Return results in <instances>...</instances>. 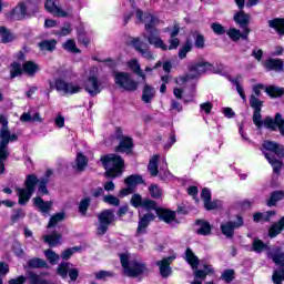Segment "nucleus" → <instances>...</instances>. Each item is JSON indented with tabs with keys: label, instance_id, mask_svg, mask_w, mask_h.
Masks as SVG:
<instances>
[{
	"label": "nucleus",
	"instance_id": "obj_1",
	"mask_svg": "<svg viewBox=\"0 0 284 284\" xmlns=\"http://www.w3.org/2000/svg\"><path fill=\"white\" fill-rule=\"evenodd\" d=\"M248 103L251 108L253 109V123L257 128V130H261L264 125L266 130H271V132L280 131V134L284 136V119L283 114L275 113L274 118L266 116L264 120L263 114H261L263 110V101L256 95L252 94L250 95Z\"/></svg>",
	"mask_w": 284,
	"mask_h": 284
},
{
	"label": "nucleus",
	"instance_id": "obj_2",
	"mask_svg": "<svg viewBox=\"0 0 284 284\" xmlns=\"http://www.w3.org/2000/svg\"><path fill=\"white\" fill-rule=\"evenodd\" d=\"M135 17L140 23L144 24V30L146 34H144V39L148 40L149 45H153L156 50H163V52H168V44L161 39V31L156 28L159 26V18L154 17L150 12H143L141 9H136Z\"/></svg>",
	"mask_w": 284,
	"mask_h": 284
},
{
	"label": "nucleus",
	"instance_id": "obj_3",
	"mask_svg": "<svg viewBox=\"0 0 284 284\" xmlns=\"http://www.w3.org/2000/svg\"><path fill=\"white\" fill-rule=\"evenodd\" d=\"M95 61L105 63L106 68L112 70L115 85L121 90H124V92H136V90H139V81L134 80L130 72L116 71V68H119V62H116V60L106 58L104 60L95 59Z\"/></svg>",
	"mask_w": 284,
	"mask_h": 284
},
{
	"label": "nucleus",
	"instance_id": "obj_4",
	"mask_svg": "<svg viewBox=\"0 0 284 284\" xmlns=\"http://www.w3.org/2000/svg\"><path fill=\"white\" fill-rule=\"evenodd\" d=\"M250 13H246L245 11L235 12L233 21L239 26V28H241V30H243V32L236 28H230L226 31V34L231 41L236 43L241 41V39H243V41H247V39H250V32H252V29H250Z\"/></svg>",
	"mask_w": 284,
	"mask_h": 284
},
{
	"label": "nucleus",
	"instance_id": "obj_5",
	"mask_svg": "<svg viewBox=\"0 0 284 284\" xmlns=\"http://www.w3.org/2000/svg\"><path fill=\"white\" fill-rule=\"evenodd\" d=\"M100 162L105 170V179H119L120 176H123V170L125 169V160H123V156L116 153H110L103 155L100 159Z\"/></svg>",
	"mask_w": 284,
	"mask_h": 284
},
{
	"label": "nucleus",
	"instance_id": "obj_6",
	"mask_svg": "<svg viewBox=\"0 0 284 284\" xmlns=\"http://www.w3.org/2000/svg\"><path fill=\"white\" fill-rule=\"evenodd\" d=\"M119 256L123 272L125 276H129V278H139V276H143V274H148V272H150L148 264L141 263L136 260L130 261V254L120 253Z\"/></svg>",
	"mask_w": 284,
	"mask_h": 284
},
{
	"label": "nucleus",
	"instance_id": "obj_7",
	"mask_svg": "<svg viewBox=\"0 0 284 284\" xmlns=\"http://www.w3.org/2000/svg\"><path fill=\"white\" fill-rule=\"evenodd\" d=\"M39 0H28L26 2H19L10 12L9 16L17 21L26 17H34L39 12Z\"/></svg>",
	"mask_w": 284,
	"mask_h": 284
},
{
	"label": "nucleus",
	"instance_id": "obj_8",
	"mask_svg": "<svg viewBox=\"0 0 284 284\" xmlns=\"http://www.w3.org/2000/svg\"><path fill=\"white\" fill-rule=\"evenodd\" d=\"M115 215L114 210L105 209L98 214L99 226L97 227V235L104 236L108 234V230H110V225L114 223Z\"/></svg>",
	"mask_w": 284,
	"mask_h": 284
},
{
	"label": "nucleus",
	"instance_id": "obj_9",
	"mask_svg": "<svg viewBox=\"0 0 284 284\" xmlns=\"http://www.w3.org/2000/svg\"><path fill=\"white\" fill-rule=\"evenodd\" d=\"M187 70L189 72L193 73V77H195V79L197 77H201V74H205V72H213V74H221V70L216 69L214 64L207 61L190 63L187 65Z\"/></svg>",
	"mask_w": 284,
	"mask_h": 284
},
{
	"label": "nucleus",
	"instance_id": "obj_10",
	"mask_svg": "<svg viewBox=\"0 0 284 284\" xmlns=\"http://www.w3.org/2000/svg\"><path fill=\"white\" fill-rule=\"evenodd\" d=\"M235 219L236 221H227L220 225V230L223 236L226 239H234V231L240 230V227L245 225V220L242 217V215L237 214Z\"/></svg>",
	"mask_w": 284,
	"mask_h": 284
},
{
	"label": "nucleus",
	"instance_id": "obj_11",
	"mask_svg": "<svg viewBox=\"0 0 284 284\" xmlns=\"http://www.w3.org/2000/svg\"><path fill=\"white\" fill-rule=\"evenodd\" d=\"M16 141H19V135H17V133H11L10 129L2 130V133H0V156L2 159L10 156L8 145H10V143H14Z\"/></svg>",
	"mask_w": 284,
	"mask_h": 284
},
{
	"label": "nucleus",
	"instance_id": "obj_12",
	"mask_svg": "<svg viewBox=\"0 0 284 284\" xmlns=\"http://www.w3.org/2000/svg\"><path fill=\"white\" fill-rule=\"evenodd\" d=\"M129 45H132L135 52H139L148 61H154V54L150 51V44L143 42L139 37H131Z\"/></svg>",
	"mask_w": 284,
	"mask_h": 284
},
{
	"label": "nucleus",
	"instance_id": "obj_13",
	"mask_svg": "<svg viewBox=\"0 0 284 284\" xmlns=\"http://www.w3.org/2000/svg\"><path fill=\"white\" fill-rule=\"evenodd\" d=\"M130 204L132 205V207H135V210L142 207L143 210H146V212H152V210L156 209V201L143 199V196H141V194L139 193H134L131 196Z\"/></svg>",
	"mask_w": 284,
	"mask_h": 284
},
{
	"label": "nucleus",
	"instance_id": "obj_14",
	"mask_svg": "<svg viewBox=\"0 0 284 284\" xmlns=\"http://www.w3.org/2000/svg\"><path fill=\"white\" fill-rule=\"evenodd\" d=\"M58 276H61L63 281L70 278L71 283H77L79 278V268H70V262H61L57 267Z\"/></svg>",
	"mask_w": 284,
	"mask_h": 284
},
{
	"label": "nucleus",
	"instance_id": "obj_15",
	"mask_svg": "<svg viewBox=\"0 0 284 284\" xmlns=\"http://www.w3.org/2000/svg\"><path fill=\"white\" fill-rule=\"evenodd\" d=\"M54 89L57 92H64V94H79L81 92L80 85L65 82L63 79H55Z\"/></svg>",
	"mask_w": 284,
	"mask_h": 284
},
{
	"label": "nucleus",
	"instance_id": "obj_16",
	"mask_svg": "<svg viewBox=\"0 0 284 284\" xmlns=\"http://www.w3.org/2000/svg\"><path fill=\"white\" fill-rule=\"evenodd\" d=\"M151 211L155 212L158 219L160 221H163L164 223H174L176 221V212L172 211L170 209H163L159 206V204L155 202V209H151Z\"/></svg>",
	"mask_w": 284,
	"mask_h": 284
},
{
	"label": "nucleus",
	"instance_id": "obj_17",
	"mask_svg": "<svg viewBox=\"0 0 284 284\" xmlns=\"http://www.w3.org/2000/svg\"><path fill=\"white\" fill-rule=\"evenodd\" d=\"M156 220V215L152 213L151 211H148L143 216L140 217L138 222V229L135 232V236H141V234H146L148 233V227L152 221Z\"/></svg>",
	"mask_w": 284,
	"mask_h": 284
},
{
	"label": "nucleus",
	"instance_id": "obj_18",
	"mask_svg": "<svg viewBox=\"0 0 284 284\" xmlns=\"http://www.w3.org/2000/svg\"><path fill=\"white\" fill-rule=\"evenodd\" d=\"M114 152H118V154H132V152H134V140L132 136L126 135L119 140V144L115 146Z\"/></svg>",
	"mask_w": 284,
	"mask_h": 284
},
{
	"label": "nucleus",
	"instance_id": "obj_19",
	"mask_svg": "<svg viewBox=\"0 0 284 284\" xmlns=\"http://www.w3.org/2000/svg\"><path fill=\"white\" fill-rule=\"evenodd\" d=\"M261 150H266V152H272L277 155V159H284V145L277 142L265 140L262 143Z\"/></svg>",
	"mask_w": 284,
	"mask_h": 284
},
{
	"label": "nucleus",
	"instance_id": "obj_20",
	"mask_svg": "<svg viewBox=\"0 0 284 284\" xmlns=\"http://www.w3.org/2000/svg\"><path fill=\"white\" fill-rule=\"evenodd\" d=\"M85 92L90 94V97H97V94H101V82L97 75H90L87 79V85L84 87Z\"/></svg>",
	"mask_w": 284,
	"mask_h": 284
},
{
	"label": "nucleus",
	"instance_id": "obj_21",
	"mask_svg": "<svg viewBox=\"0 0 284 284\" xmlns=\"http://www.w3.org/2000/svg\"><path fill=\"white\" fill-rule=\"evenodd\" d=\"M175 256H168L158 262V266L160 267V275L162 278H168L170 274H172V263L174 262Z\"/></svg>",
	"mask_w": 284,
	"mask_h": 284
},
{
	"label": "nucleus",
	"instance_id": "obj_22",
	"mask_svg": "<svg viewBox=\"0 0 284 284\" xmlns=\"http://www.w3.org/2000/svg\"><path fill=\"white\" fill-rule=\"evenodd\" d=\"M143 83L144 85L142 88L141 101L143 103L150 104L152 103V101H154V98L156 97V89L148 83V80H145V82Z\"/></svg>",
	"mask_w": 284,
	"mask_h": 284
},
{
	"label": "nucleus",
	"instance_id": "obj_23",
	"mask_svg": "<svg viewBox=\"0 0 284 284\" xmlns=\"http://www.w3.org/2000/svg\"><path fill=\"white\" fill-rule=\"evenodd\" d=\"M264 68L267 70V72H284V61L283 59L271 58L266 60Z\"/></svg>",
	"mask_w": 284,
	"mask_h": 284
},
{
	"label": "nucleus",
	"instance_id": "obj_24",
	"mask_svg": "<svg viewBox=\"0 0 284 284\" xmlns=\"http://www.w3.org/2000/svg\"><path fill=\"white\" fill-rule=\"evenodd\" d=\"M266 161H268L270 165L273 168L274 174L281 176V171L283 170V161L276 159V156L272 153L263 152Z\"/></svg>",
	"mask_w": 284,
	"mask_h": 284
},
{
	"label": "nucleus",
	"instance_id": "obj_25",
	"mask_svg": "<svg viewBox=\"0 0 284 284\" xmlns=\"http://www.w3.org/2000/svg\"><path fill=\"white\" fill-rule=\"evenodd\" d=\"M128 68L131 70V72H133V74H136L138 77H140L143 83L148 81V75L145 74V72H143V69H141V63H139L138 59L130 60L128 62Z\"/></svg>",
	"mask_w": 284,
	"mask_h": 284
},
{
	"label": "nucleus",
	"instance_id": "obj_26",
	"mask_svg": "<svg viewBox=\"0 0 284 284\" xmlns=\"http://www.w3.org/2000/svg\"><path fill=\"white\" fill-rule=\"evenodd\" d=\"M33 205L42 214H50V210H52V201H44L41 196L33 197Z\"/></svg>",
	"mask_w": 284,
	"mask_h": 284
},
{
	"label": "nucleus",
	"instance_id": "obj_27",
	"mask_svg": "<svg viewBox=\"0 0 284 284\" xmlns=\"http://www.w3.org/2000/svg\"><path fill=\"white\" fill-rule=\"evenodd\" d=\"M22 70L27 77H36L41 67L37 62L29 60L23 62Z\"/></svg>",
	"mask_w": 284,
	"mask_h": 284
},
{
	"label": "nucleus",
	"instance_id": "obj_28",
	"mask_svg": "<svg viewBox=\"0 0 284 284\" xmlns=\"http://www.w3.org/2000/svg\"><path fill=\"white\" fill-rule=\"evenodd\" d=\"M39 176L37 174H28L24 180V187L23 190H27L28 192H31L34 194L37 191V185H39Z\"/></svg>",
	"mask_w": 284,
	"mask_h": 284
},
{
	"label": "nucleus",
	"instance_id": "obj_29",
	"mask_svg": "<svg viewBox=\"0 0 284 284\" xmlns=\"http://www.w3.org/2000/svg\"><path fill=\"white\" fill-rule=\"evenodd\" d=\"M195 225H199L200 229H197L196 234L200 236H210L212 234V224L205 220H195Z\"/></svg>",
	"mask_w": 284,
	"mask_h": 284
},
{
	"label": "nucleus",
	"instance_id": "obj_30",
	"mask_svg": "<svg viewBox=\"0 0 284 284\" xmlns=\"http://www.w3.org/2000/svg\"><path fill=\"white\" fill-rule=\"evenodd\" d=\"M124 183L126 187H131L132 190H134L136 185H145V180H143V175L132 174L124 179Z\"/></svg>",
	"mask_w": 284,
	"mask_h": 284
},
{
	"label": "nucleus",
	"instance_id": "obj_31",
	"mask_svg": "<svg viewBox=\"0 0 284 284\" xmlns=\"http://www.w3.org/2000/svg\"><path fill=\"white\" fill-rule=\"evenodd\" d=\"M284 230V216L268 227V237L276 239Z\"/></svg>",
	"mask_w": 284,
	"mask_h": 284
},
{
	"label": "nucleus",
	"instance_id": "obj_32",
	"mask_svg": "<svg viewBox=\"0 0 284 284\" xmlns=\"http://www.w3.org/2000/svg\"><path fill=\"white\" fill-rule=\"evenodd\" d=\"M276 216V211H266L265 213L262 212H255L253 214V222L254 223H270L272 221V217Z\"/></svg>",
	"mask_w": 284,
	"mask_h": 284
},
{
	"label": "nucleus",
	"instance_id": "obj_33",
	"mask_svg": "<svg viewBox=\"0 0 284 284\" xmlns=\"http://www.w3.org/2000/svg\"><path fill=\"white\" fill-rule=\"evenodd\" d=\"M193 270H194V277L200 281H205L209 274H214V267H212V265L210 264H204L203 270H199V267Z\"/></svg>",
	"mask_w": 284,
	"mask_h": 284
},
{
	"label": "nucleus",
	"instance_id": "obj_34",
	"mask_svg": "<svg viewBox=\"0 0 284 284\" xmlns=\"http://www.w3.org/2000/svg\"><path fill=\"white\" fill-rule=\"evenodd\" d=\"M185 261L189 265H191L192 270H196L199 265L201 264V260H199V256L194 254V251H192L190 247L185 250Z\"/></svg>",
	"mask_w": 284,
	"mask_h": 284
},
{
	"label": "nucleus",
	"instance_id": "obj_35",
	"mask_svg": "<svg viewBox=\"0 0 284 284\" xmlns=\"http://www.w3.org/2000/svg\"><path fill=\"white\" fill-rule=\"evenodd\" d=\"M16 192L18 194V203L19 205H27L30 199H32V193L31 191H28L26 189L17 187Z\"/></svg>",
	"mask_w": 284,
	"mask_h": 284
},
{
	"label": "nucleus",
	"instance_id": "obj_36",
	"mask_svg": "<svg viewBox=\"0 0 284 284\" xmlns=\"http://www.w3.org/2000/svg\"><path fill=\"white\" fill-rule=\"evenodd\" d=\"M27 265L30 270H48L50 265H48V262L45 260H42L40 257H33L27 262Z\"/></svg>",
	"mask_w": 284,
	"mask_h": 284
},
{
	"label": "nucleus",
	"instance_id": "obj_37",
	"mask_svg": "<svg viewBox=\"0 0 284 284\" xmlns=\"http://www.w3.org/2000/svg\"><path fill=\"white\" fill-rule=\"evenodd\" d=\"M268 28L276 30L277 34L284 36V18H274L268 21Z\"/></svg>",
	"mask_w": 284,
	"mask_h": 284
},
{
	"label": "nucleus",
	"instance_id": "obj_38",
	"mask_svg": "<svg viewBox=\"0 0 284 284\" xmlns=\"http://www.w3.org/2000/svg\"><path fill=\"white\" fill-rule=\"evenodd\" d=\"M44 243H48L49 247H57L61 243V234L53 231L52 234H47L43 236Z\"/></svg>",
	"mask_w": 284,
	"mask_h": 284
},
{
	"label": "nucleus",
	"instance_id": "obj_39",
	"mask_svg": "<svg viewBox=\"0 0 284 284\" xmlns=\"http://www.w3.org/2000/svg\"><path fill=\"white\" fill-rule=\"evenodd\" d=\"M265 92L271 99H280L284 94V88L271 84L265 88Z\"/></svg>",
	"mask_w": 284,
	"mask_h": 284
},
{
	"label": "nucleus",
	"instance_id": "obj_40",
	"mask_svg": "<svg viewBox=\"0 0 284 284\" xmlns=\"http://www.w3.org/2000/svg\"><path fill=\"white\" fill-rule=\"evenodd\" d=\"M284 199V191H273L271 192L270 199L266 201L267 207H274L278 201H283Z\"/></svg>",
	"mask_w": 284,
	"mask_h": 284
},
{
	"label": "nucleus",
	"instance_id": "obj_41",
	"mask_svg": "<svg viewBox=\"0 0 284 284\" xmlns=\"http://www.w3.org/2000/svg\"><path fill=\"white\" fill-rule=\"evenodd\" d=\"M40 50H47V52H54L57 50V39L42 40L38 43Z\"/></svg>",
	"mask_w": 284,
	"mask_h": 284
},
{
	"label": "nucleus",
	"instance_id": "obj_42",
	"mask_svg": "<svg viewBox=\"0 0 284 284\" xmlns=\"http://www.w3.org/2000/svg\"><path fill=\"white\" fill-rule=\"evenodd\" d=\"M61 221H65V212H58L53 214L49 223L47 225L48 230H52V227H57V224L61 223Z\"/></svg>",
	"mask_w": 284,
	"mask_h": 284
},
{
	"label": "nucleus",
	"instance_id": "obj_43",
	"mask_svg": "<svg viewBox=\"0 0 284 284\" xmlns=\"http://www.w3.org/2000/svg\"><path fill=\"white\" fill-rule=\"evenodd\" d=\"M92 203V199L90 196L83 197L78 206V212L81 216H88V210Z\"/></svg>",
	"mask_w": 284,
	"mask_h": 284
},
{
	"label": "nucleus",
	"instance_id": "obj_44",
	"mask_svg": "<svg viewBox=\"0 0 284 284\" xmlns=\"http://www.w3.org/2000/svg\"><path fill=\"white\" fill-rule=\"evenodd\" d=\"M23 74V67H21V63L12 62L10 64V79H17V77H22Z\"/></svg>",
	"mask_w": 284,
	"mask_h": 284
},
{
	"label": "nucleus",
	"instance_id": "obj_45",
	"mask_svg": "<svg viewBox=\"0 0 284 284\" xmlns=\"http://www.w3.org/2000/svg\"><path fill=\"white\" fill-rule=\"evenodd\" d=\"M75 164L78 172H84L85 168H88V156H85L83 153H78Z\"/></svg>",
	"mask_w": 284,
	"mask_h": 284
},
{
	"label": "nucleus",
	"instance_id": "obj_46",
	"mask_svg": "<svg viewBox=\"0 0 284 284\" xmlns=\"http://www.w3.org/2000/svg\"><path fill=\"white\" fill-rule=\"evenodd\" d=\"M63 50L71 52L72 54H81V49L77 48V42L72 39L67 40L62 44Z\"/></svg>",
	"mask_w": 284,
	"mask_h": 284
},
{
	"label": "nucleus",
	"instance_id": "obj_47",
	"mask_svg": "<svg viewBox=\"0 0 284 284\" xmlns=\"http://www.w3.org/2000/svg\"><path fill=\"white\" fill-rule=\"evenodd\" d=\"M48 183H50V180H48V178L39 180V182H38V194H40V196L50 195V191L48 190Z\"/></svg>",
	"mask_w": 284,
	"mask_h": 284
},
{
	"label": "nucleus",
	"instance_id": "obj_48",
	"mask_svg": "<svg viewBox=\"0 0 284 284\" xmlns=\"http://www.w3.org/2000/svg\"><path fill=\"white\" fill-rule=\"evenodd\" d=\"M193 38H194V47L197 50H203L205 48V36H203L199 31L193 32Z\"/></svg>",
	"mask_w": 284,
	"mask_h": 284
},
{
	"label": "nucleus",
	"instance_id": "obj_49",
	"mask_svg": "<svg viewBox=\"0 0 284 284\" xmlns=\"http://www.w3.org/2000/svg\"><path fill=\"white\" fill-rule=\"evenodd\" d=\"M22 219H26V211L21 207L14 209L10 217L11 225H14V223H19L20 221H22Z\"/></svg>",
	"mask_w": 284,
	"mask_h": 284
},
{
	"label": "nucleus",
	"instance_id": "obj_50",
	"mask_svg": "<svg viewBox=\"0 0 284 284\" xmlns=\"http://www.w3.org/2000/svg\"><path fill=\"white\" fill-rule=\"evenodd\" d=\"M81 250H83L82 246H73V247H69L65 248L62 253H61V258L62 261H70V258H72L73 254H75V252H81Z\"/></svg>",
	"mask_w": 284,
	"mask_h": 284
},
{
	"label": "nucleus",
	"instance_id": "obj_51",
	"mask_svg": "<svg viewBox=\"0 0 284 284\" xmlns=\"http://www.w3.org/2000/svg\"><path fill=\"white\" fill-rule=\"evenodd\" d=\"M192 42L186 40L184 44L180 48L178 57L179 59H187V53L192 52Z\"/></svg>",
	"mask_w": 284,
	"mask_h": 284
},
{
	"label": "nucleus",
	"instance_id": "obj_52",
	"mask_svg": "<svg viewBox=\"0 0 284 284\" xmlns=\"http://www.w3.org/2000/svg\"><path fill=\"white\" fill-rule=\"evenodd\" d=\"M149 194L151 199H154V200L163 199V191L161 190L159 184H151L149 186Z\"/></svg>",
	"mask_w": 284,
	"mask_h": 284
},
{
	"label": "nucleus",
	"instance_id": "obj_53",
	"mask_svg": "<svg viewBox=\"0 0 284 284\" xmlns=\"http://www.w3.org/2000/svg\"><path fill=\"white\" fill-rule=\"evenodd\" d=\"M0 37L2 39V43H11V41L14 40L12 32H10V30H8V28L4 26L0 27Z\"/></svg>",
	"mask_w": 284,
	"mask_h": 284
},
{
	"label": "nucleus",
	"instance_id": "obj_54",
	"mask_svg": "<svg viewBox=\"0 0 284 284\" xmlns=\"http://www.w3.org/2000/svg\"><path fill=\"white\" fill-rule=\"evenodd\" d=\"M253 252H256V254H261L264 250H267V244L263 243L262 240L255 239L252 244Z\"/></svg>",
	"mask_w": 284,
	"mask_h": 284
},
{
	"label": "nucleus",
	"instance_id": "obj_55",
	"mask_svg": "<svg viewBox=\"0 0 284 284\" xmlns=\"http://www.w3.org/2000/svg\"><path fill=\"white\" fill-rule=\"evenodd\" d=\"M44 256L49 261L50 265H57V261H59L60 256L51 248L44 251Z\"/></svg>",
	"mask_w": 284,
	"mask_h": 284
},
{
	"label": "nucleus",
	"instance_id": "obj_56",
	"mask_svg": "<svg viewBox=\"0 0 284 284\" xmlns=\"http://www.w3.org/2000/svg\"><path fill=\"white\" fill-rule=\"evenodd\" d=\"M159 155H155L152 161H150L149 164V172L151 176H158L159 175Z\"/></svg>",
	"mask_w": 284,
	"mask_h": 284
},
{
	"label": "nucleus",
	"instance_id": "obj_57",
	"mask_svg": "<svg viewBox=\"0 0 284 284\" xmlns=\"http://www.w3.org/2000/svg\"><path fill=\"white\" fill-rule=\"evenodd\" d=\"M77 39L82 45H84V48H88V45H90V38H88V36L85 34V30H78Z\"/></svg>",
	"mask_w": 284,
	"mask_h": 284
},
{
	"label": "nucleus",
	"instance_id": "obj_58",
	"mask_svg": "<svg viewBox=\"0 0 284 284\" xmlns=\"http://www.w3.org/2000/svg\"><path fill=\"white\" fill-rule=\"evenodd\" d=\"M234 276H235V272L232 268H226L222 275H221V280L226 282V283H232V281H234Z\"/></svg>",
	"mask_w": 284,
	"mask_h": 284
},
{
	"label": "nucleus",
	"instance_id": "obj_59",
	"mask_svg": "<svg viewBox=\"0 0 284 284\" xmlns=\"http://www.w3.org/2000/svg\"><path fill=\"white\" fill-rule=\"evenodd\" d=\"M103 202L108 203L109 205H114L115 207H119V205H121V200L112 194L105 195L103 197Z\"/></svg>",
	"mask_w": 284,
	"mask_h": 284
},
{
	"label": "nucleus",
	"instance_id": "obj_60",
	"mask_svg": "<svg viewBox=\"0 0 284 284\" xmlns=\"http://www.w3.org/2000/svg\"><path fill=\"white\" fill-rule=\"evenodd\" d=\"M211 30L214 32V34H217L219 37L225 34V27L219 22L211 23Z\"/></svg>",
	"mask_w": 284,
	"mask_h": 284
},
{
	"label": "nucleus",
	"instance_id": "obj_61",
	"mask_svg": "<svg viewBox=\"0 0 284 284\" xmlns=\"http://www.w3.org/2000/svg\"><path fill=\"white\" fill-rule=\"evenodd\" d=\"M44 9L47 10V12H50V14H54V12L59 10V6H57V2H54L53 0H47L44 2Z\"/></svg>",
	"mask_w": 284,
	"mask_h": 284
},
{
	"label": "nucleus",
	"instance_id": "obj_62",
	"mask_svg": "<svg viewBox=\"0 0 284 284\" xmlns=\"http://www.w3.org/2000/svg\"><path fill=\"white\" fill-rule=\"evenodd\" d=\"M204 210L212 212V210H219V200H207L204 202Z\"/></svg>",
	"mask_w": 284,
	"mask_h": 284
},
{
	"label": "nucleus",
	"instance_id": "obj_63",
	"mask_svg": "<svg viewBox=\"0 0 284 284\" xmlns=\"http://www.w3.org/2000/svg\"><path fill=\"white\" fill-rule=\"evenodd\" d=\"M232 83H234L236 88V92L237 94H240L241 99H243L244 101H247V95H245V90L241 85V82H239V80H232Z\"/></svg>",
	"mask_w": 284,
	"mask_h": 284
},
{
	"label": "nucleus",
	"instance_id": "obj_64",
	"mask_svg": "<svg viewBox=\"0 0 284 284\" xmlns=\"http://www.w3.org/2000/svg\"><path fill=\"white\" fill-rule=\"evenodd\" d=\"M26 281H27L26 276L19 275V276L16 277V278L9 280L8 283H9V284H26Z\"/></svg>",
	"mask_w": 284,
	"mask_h": 284
}]
</instances>
